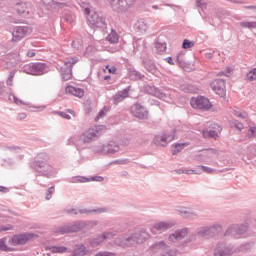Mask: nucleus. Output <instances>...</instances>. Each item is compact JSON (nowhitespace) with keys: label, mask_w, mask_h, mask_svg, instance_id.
<instances>
[{"label":"nucleus","mask_w":256,"mask_h":256,"mask_svg":"<svg viewBox=\"0 0 256 256\" xmlns=\"http://www.w3.org/2000/svg\"><path fill=\"white\" fill-rule=\"evenodd\" d=\"M49 154L39 153L30 163L31 169L37 173L38 177L46 179H55L59 170L49 162Z\"/></svg>","instance_id":"1"},{"label":"nucleus","mask_w":256,"mask_h":256,"mask_svg":"<svg viewBox=\"0 0 256 256\" xmlns=\"http://www.w3.org/2000/svg\"><path fill=\"white\" fill-rule=\"evenodd\" d=\"M144 93H147L148 95H152L153 97H157V99H162L165 101V99H175L177 97V92L175 90H168L167 92H161V90L154 85L146 84L144 85Z\"/></svg>","instance_id":"2"},{"label":"nucleus","mask_w":256,"mask_h":256,"mask_svg":"<svg viewBox=\"0 0 256 256\" xmlns=\"http://www.w3.org/2000/svg\"><path fill=\"white\" fill-rule=\"evenodd\" d=\"M187 235H189V228H180L169 235L168 241L169 243L176 245V247H179V245H187V243H191V238L183 241Z\"/></svg>","instance_id":"3"},{"label":"nucleus","mask_w":256,"mask_h":256,"mask_svg":"<svg viewBox=\"0 0 256 256\" xmlns=\"http://www.w3.org/2000/svg\"><path fill=\"white\" fill-rule=\"evenodd\" d=\"M87 21L91 27H94L96 29H102V31L104 32L107 31V21L103 14L92 11L87 16Z\"/></svg>","instance_id":"4"},{"label":"nucleus","mask_w":256,"mask_h":256,"mask_svg":"<svg viewBox=\"0 0 256 256\" xmlns=\"http://www.w3.org/2000/svg\"><path fill=\"white\" fill-rule=\"evenodd\" d=\"M23 72L27 75H45L49 73V66L42 62L30 63L23 67Z\"/></svg>","instance_id":"5"},{"label":"nucleus","mask_w":256,"mask_h":256,"mask_svg":"<svg viewBox=\"0 0 256 256\" xmlns=\"http://www.w3.org/2000/svg\"><path fill=\"white\" fill-rule=\"evenodd\" d=\"M83 229H87V221L78 220L72 224L60 227L58 232L60 235H65V233H79V231H83Z\"/></svg>","instance_id":"6"},{"label":"nucleus","mask_w":256,"mask_h":256,"mask_svg":"<svg viewBox=\"0 0 256 256\" xmlns=\"http://www.w3.org/2000/svg\"><path fill=\"white\" fill-rule=\"evenodd\" d=\"M119 149V145L114 141L93 147V151L98 155H115V153H118Z\"/></svg>","instance_id":"7"},{"label":"nucleus","mask_w":256,"mask_h":256,"mask_svg":"<svg viewBox=\"0 0 256 256\" xmlns=\"http://www.w3.org/2000/svg\"><path fill=\"white\" fill-rule=\"evenodd\" d=\"M150 249L153 253H160L162 256H177V250L171 249L165 241L154 243Z\"/></svg>","instance_id":"8"},{"label":"nucleus","mask_w":256,"mask_h":256,"mask_svg":"<svg viewBox=\"0 0 256 256\" xmlns=\"http://www.w3.org/2000/svg\"><path fill=\"white\" fill-rule=\"evenodd\" d=\"M190 105L193 109H199L200 111H209L213 107L211 101L204 96L192 97L190 99Z\"/></svg>","instance_id":"9"},{"label":"nucleus","mask_w":256,"mask_h":256,"mask_svg":"<svg viewBox=\"0 0 256 256\" xmlns=\"http://www.w3.org/2000/svg\"><path fill=\"white\" fill-rule=\"evenodd\" d=\"M109 3L116 13H127L133 7L135 0H109Z\"/></svg>","instance_id":"10"},{"label":"nucleus","mask_w":256,"mask_h":256,"mask_svg":"<svg viewBox=\"0 0 256 256\" xmlns=\"http://www.w3.org/2000/svg\"><path fill=\"white\" fill-rule=\"evenodd\" d=\"M0 99H8V101H12L16 105H27V103L21 101L15 94L11 93V88L6 87L3 82H0Z\"/></svg>","instance_id":"11"},{"label":"nucleus","mask_w":256,"mask_h":256,"mask_svg":"<svg viewBox=\"0 0 256 256\" xmlns=\"http://www.w3.org/2000/svg\"><path fill=\"white\" fill-rule=\"evenodd\" d=\"M130 237V247H135V245H142V243H145L147 239H149L151 236L149 235V232L145 228H141L137 232L133 233Z\"/></svg>","instance_id":"12"},{"label":"nucleus","mask_w":256,"mask_h":256,"mask_svg":"<svg viewBox=\"0 0 256 256\" xmlns=\"http://www.w3.org/2000/svg\"><path fill=\"white\" fill-rule=\"evenodd\" d=\"M248 229H249L248 223L233 224L226 230L225 236L226 237H234L235 239H237L240 235H244V233H247Z\"/></svg>","instance_id":"13"},{"label":"nucleus","mask_w":256,"mask_h":256,"mask_svg":"<svg viewBox=\"0 0 256 256\" xmlns=\"http://www.w3.org/2000/svg\"><path fill=\"white\" fill-rule=\"evenodd\" d=\"M104 126H95L93 128H89L88 131L83 133V138L80 140L81 143H91V141H95L98 137H101L103 133Z\"/></svg>","instance_id":"14"},{"label":"nucleus","mask_w":256,"mask_h":256,"mask_svg":"<svg viewBox=\"0 0 256 256\" xmlns=\"http://www.w3.org/2000/svg\"><path fill=\"white\" fill-rule=\"evenodd\" d=\"M109 239H115V234L113 232H102L101 234H98L96 237L90 238L88 240V243L90 247L95 248L99 247V245H103V243H105V241Z\"/></svg>","instance_id":"15"},{"label":"nucleus","mask_w":256,"mask_h":256,"mask_svg":"<svg viewBox=\"0 0 256 256\" xmlns=\"http://www.w3.org/2000/svg\"><path fill=\"white\" fill-rule=\"evenodd\" d=\"M77 63L76 58H72L67 60L63 67H61L60 73L62 75V80L69 81V79L73 78V65Z\"/></svg>","instance_id":"16"},{"label":"nucleus","mask_w":256,"mask_h":256,"mask_svg":"<svg viewBox=\"0 0 256 256\" xmlns=\"http://www.w3.org/2000/svg\"><path fill=\"white\" fill-rule=\"evenodd\" d=\"M131 113L133 117H136V119H149V111H147V108H145L139 102H136L131 106Z\"/></svg>","instance_id":"17"},{"label":"nucleus","mask_w":256,"mask_h":256,"mask_svg":"<svg viewBox=\"0 0 256 256\" xmlns=\"http://www.w3.org/2000/svg\"><path fill=\"white\" fill-rule=\"evenodd\" d=\"M210 87L216 95L219 97H225L227 95V90L225 86V80L223 79H216L210 83Z\"/></svg>","instance_id":"18"},{"label":"nucleus","mask_w":256,"mask_h":256,"mask_svg":"<svg viewBox=\"0 0 256 256\" xmlns=\"http://www.w3.org/2000/svg\"><path fill=\"white\" fill-rule=\"evenodd\" d=\"M31 33V28L28 26H16L12 32V41H21L24 37H27Z\"/></svg>","instance_id":"19"},{"label":"nucleus","mask_w":256,"mask_h":256,"mask_svg":"<svg viewBox=\"0 0 256 256\" xmlns=\"http://www.w3.org/2000/svg\"><path fill=\"white\" fill-rule=\"evenodd\" d=\"M214 256H233L231 244L219 243L214 249Z\"/></svg>","instance_id":"20"},{"label":"nucleus","mask_w":256,"mask_h":256,"mask_svg":"<svg viewBox=\"0 0 256 256\" xmlns=\"http://www.w3.org/2000/svg\"><path fill=\"white\" fill-rule=\"evenodd\" d=\"M35 237L33 233H24V234H17L12 237V245L17 247V245H25L28 241H31Z\"/></svg>","instance_id":"21"},{"label":"nucleus","mask_w":256,"mask_h":256,"mask_svg":"<svg viewBox=\"0 0 256 256\" xmlns=\"http://www.w3.org/2000/svg\"><path fill=\"white\" fill-rule=\"evenodd\" d=\"M131 91V86H127L123 90H120L115 93V95L112 97V102L114 105H119V103H122V101H125L129 97V92Z\"/></svg>","instance_id":"22"},{"label":"nucleus","mask_w":256,"mask_h":256,"mask_svg":"<svg viewBox=\"0 0 256 256\" xmlns=\"http://www.w3.org/2000/svg\"><path fill=\"white\" fill-rule=\"evenodd\" d=\"M173 227H175L174 222H158L153 225L151 231L152 233H155V231H160V233H163L165 231H169V229H173Z\"/></svg>","instance_id":"23"},{"label":"nucleus","mask_w":256,"mask_h":256,"mask_svg":"<svg viewBox=\"0 0 256 256\" xmlns=\"http://www.w3.org/2000/svg\"><path fill=\"white\" fill-rule=\"evenodd\" d=\"M90 252L83 244H76L73 250H68V253H71L70 256H85L89 255Z\"/></svg>","instance_id":"24"},{"label":"nucleus","mask_w":256,"mask_h":256,"mask_svg":"<svg viewBox=\"0 0 256 256\" xmlns=\"http://www.w3.org/2000/svg\"><path fill=\"white\" fill-rule=\"evenodd\" d=\"M133 49L134 53H145L147 51V41L143 38L134 40Z\"/></svg>","instance_id":"25"},{"label":"nucleus","mask_w":256,"mask_h":256,"mask_svg":"<svg viewBox=\"0 0 256 256\" xmlns=\"http://www.w3.org/2000/svg\"><path fill=\"white\" fill-rule=\"evenodd\" d=\"M143 65L146 71H148V73H151L155 77L159 75V70L157 69V66L155 65V62H153V60L145 58L143 60Z\"/></svg>","instance_id":"26"},{"label":"nucleus","mask_w":256,"mask_h":256,"mask_svg":"<svg viewBox=\"0 0 256 256\" xmlns=\"http://www.w3.org/2000/svg\"><path fill=\"white\" fill-rule=\"evenodd\" d=\"M114 244L118 245V247H131V238L130 236L119 235L114 238Z\"/></svg>","instance_id":"27"},{"label":"nucleus","mask_w":256,"mask_h":256,"mask_svg":"<svg viewBox=\"0 0 256 256\" xmlns=\"http://www.w3.org/2000/svg\"><path fill=\"white\" fill-rule=\"evenodd\" d=\"M135 31L138 33H141V35L147 33V30L149 29V25L147 24V21L145 19H139L135 25H134Z\"/></svg>","instance_id":"28"},{"label":"nucleus","mask_w":256,"mask_h":256,"mask_svg":"<svg viewBox=\"0 0 256 256\" xmlns=\"http://www.w3.org/2000/svg\"><path fill=\"white\" fill-rule=\"evenodd\" d=\"M178 213L185 219H196V217H199L191 208H180L178 209Z\"/></svg>","instance_id":"29"},{"label":"nucleus","mask_w":256,"mask_h":256,"mask_svg":"<svg viewBox=\"0 0 256 256\" xmlns=\"http://www.w3.org/2000/svg\"><path fill=\"white\" fill-rule=\"evenodd\" d=\"M66 93H69V95H74V97H83L85 95V91L81 88H77L75 86H67L65 88Z\"/></svg>","instance_id":"30"},{"label":"nucleus","mask_w":256,"mask_h":256,"mask_svg":"<svg viewBox=\"0 0 256 256\" xmlns=\"http://www.w3.org/2000/svg\"><path fill=\"white\" fill-rule=\"evenodd\" d=\"M119 34L115 29H111L110 33L106 37V41L111 45H117L119 43Z\"/></svg>","instance_id":"31"},{"label":"nucleus","mask_w":256,"mask_h":256,"mask_svg":"<svg viewBox=\"0 0 256 256\" xmlns=\"http://www.w3.org/2000/svg\"><path fill=\"white\" fill-rule=\"evenodd\" d=\"M173 139H175V130H172L170 133H165L163 136L160 137L162 147H165L167 143H171Z\"/></svg>","instance_id":"32"},{"label":"nucleus","mask_w":256,"mask_h":256,"mask_svg":"<svg viewBox=\"0 0 256 256\" xmlns=\"http://www.w3.org/2000/svg\"><path fill=\"white\" fill-rule=\"evenodd\" d=\"M93 43L96 51H109L107 40H94Z\"/></svg>","instance_id":"33"},{"label":"nucleus","mask_w":256,"mask_h":256,"mask_svg":"<svg viewBox=\"0 0 256 256\" xmlns=\"http://www.w3.org/2000/svg\"><path fill=\"white\" fill-rule=\"evenodd\" d=\"M174 172L177 173L178 175H201V170H189L185 168L174 170Z\"/></svg>","instance_id":"34"},{"label":"nucleus","mask_w":256,"mask_h":256,"mask_svg":"<svg viewBox=\"0 0 256 256\" xmlns=\"http://www.w3.org/2000/svg\"><path fill=\"white\" fill-rule=\"evenodd\" d=\"M105 209L98 208V209H78V215H91V213H103Z\"/></svg>","instance_id":"35"},{"label":"nucleus","mask_w":256,"mask_h":256,"mask_svg":"<svg viewBox=\"0 0 256 256\" xmlns=\"http://www.w3.org/2000/svg\"><path fill=\"white\" fill-rule=\"evenodd\" d=\"M47 249L50 253H69V248L65 246H50Z\"/></svg>","instance_id":"36"},{"label":"nucleus","mask_w":256,"mask_h":256,"mask_svg":"<svg viewBox=\"0 0 256 256\" xmlns=\"http://www.w3.org/2000/svg\"><path fill=\"white\" fill-rule=\"evenodd\" d=\"M90 179L84 176H76L68 179V183H89Z\"/></svg>","instance_id":"37"},{"label":"nucleus","mask_w":256,"mask_h":256,"mask_svg":"<svg viewBox=\"0 0 256 256\" xmlns=\"http://www.w3.org/2000/svg\"><path fill=\"white\" fill-rule=\"evenodd\" d=\"M198 237H209L211 236V230L209 226H204L198 229L197 231Z\"/></svg>","instance_id":"38"},{"label":"nucleus","mask_w":256,"mask_h":256,"mask_svg":"<svg viewBox=\"0 0 256 256\" xmlns=\"http://www.w3.org/2000/svg\"><path fill=\"white\" fill-rule=\"evenodd\" d=\"M210 229V235H215V233H219L223 230V226L221 223H214L208 226Z\"/></svg>","instance_id":"39"},{"label":"nucleus","mask_w":256,"mask_h":256,"mask_svg":"<svg viewBox=\"0 0 256 256\" xmlns=\"http://www.w3.org/2000/svg\"><path fill=\"white\" fill-rule=\"evenodd\" d=\"M187 143H177L175 144V147L172 149V155H178L179 153H181V151H183V149H185V147H187Z\"/></svg>","instance_id":"40"},{"label":"nucleus","mask_w":256,"mask_h":256,"mask_svg":"<svg viewBox=\"0 0 256 256\" xmlns=\"http://www.w3.org/2000/svg\"><path fill=\"white\" fill-rule=\"evenodd\" d=\"M80 7H81L84 15H87V17L89 16L90 13H93V11H91V4L90 3L81 2Z\"/></svg>","instance_id":"41"},{"label":"nucleus","mask_w":256,"mask_h":256,"mask_svg":"<svg viewBox=\"0 0 256 256\" xmlns=\"http://www.w3.org/2000/svg\"><path fill=\"white\" fill-rule=\"evenodd\" d=\"M143 77H145V76L137 70L130 71V79H132V81H139V80L143 79Z\"/></svg>","instance_id":"42"},{"label":"nucleus","mask_w":256,"mask_h":256,"mask_svg":"<svg viewBox=\"0 0 256 256\" xmlns=\"http://www.w3.org/2000/svg\"><path fill=\"white\" fill-rule=\"evenodd\" d=\"M181 91L184 93H195L196 89L191 84H183L180 86Z\"/></svg>","instance_id":"43"},{"label":"nucleus","mask_w":256,"mask_h":256,"mask_svg":"<svg viewBox=\"0 0 256 256\" xmlns=\"http://www.w3.org/2000/svg\"><path fill=\"white\" fill-rule=\"evenodd\" d=\"M154 47L158 53H163L167 50V44L156 41Z\"/></svg>","instance_id":"44"},{"label":"nucleus","mask_w":256,"mask_h":256,"mask_svg":"<svg viewBox=\"0 0 256 256\" xmlns=\"http://www.w3.org/2000/svg\"><path fill=\"white\" fill-rule=\"evenodd\" d=\"M240 27H242V29H256V21L255 22H240Z\"/></svg>","instance_id":"45"},{"label":"nucleus","mask_w":256,"mask_h":256,"mask_svg":"<svg viewBox=\"0 0 256 256\" xmlns=\"http://www.w3.org/2000/svg\"><path fill=\"white\" fill-rule=\"evenodd\" d=\"M109 112V107L104 106L103 109L98 113V115L95 118V121H99V119H103Z\"/></svg>","instance_id":"46"},{"label":"nucleus","mask_w":256,"mask_h":256,"mask_svg":"<svg viewBox=\"0 0 256 256\" xmlns=\"http://www.w3.org/2000/svg\"><path fill=\"white\" fill-rule=\"evenodd\" d=\"M198 167L201 169V171H203V173H208L209 175H213V173H217V170L208 166L199 165Z\"/></svg>","instance_id":"47"},{"label":"nucleus","mask_w":256,"mask_h":256,"mask_svg":"<svg viewBox=\"0 0 256 256\" xmlns=\"http://www.w3.org/2000/svg\"><path fill=\"white\" fill-rule=\"evenodd\" d=\"M233 114L235 115V117H238L239 119H247V117H249L247 112L241 110H234Z\"/></svg>","instance_id":"48"},{"label":"nucleus","mask_w":256,"mask_h":256,"mask_svg":"<svg viewBox=\"0 0 256 256\" xmlns=\"http://www.w3.org/2000/svg\"><path fill=\"white\" fill-rule=\"evenodd\" d=\"M0 251H11V248L7 246V238L0 239Z\"/></svg>","instance_id":"49"},{"label":"nucleus","mask_w":256,"mask_h":256,"mask_svg":"<svg viewBox=\"0 0 256 256\" xmlns=\"http://www.w3.org/2000/svg\"><path fill=\"white\" fill-rule=\"evenodd\" d=\"M97 49H95V44L92 42L87 48H86V55H95L97 53Z\"/></svg>","instance_id":"50"},{"label":"nucleus","mask_w":256,"mask_h":256,"mask_svg":"<svg viewBox=\"0 0 256 256\" xmlns=\"http://www.w3.org/2000/svg\"><path fill=\"white\" fill-rule=\"evenodd\" d=\"M195 47V42L185 39L182 43V49H192Z\"/></svg>","instance_id":"51"},{"label":"nucleus","mask_w":256,"mask_h":256,"mask_svg":"<svg viewBox=\"0 0 256 256\" xmlns=\"http://www.w3.org/2000/svg\"><path fill=\"white\" fill-rule=\"evenodd\" d=\"M72 47L74 49H81L83 47V41L79 38H76L72 41Z\"/></svg>","instance_id":"52"},{"label":"nucleus","mask_w":256,"mask_h":256,"mask_svg":"<svg viewBox=\"0 0 256 256\" xmlns=\"http://www.w3.org/2000/svg\"><path fill=\"white\" fill-rule=\"evenodd\" d=\"M205 151L206 152L204 154V157H211V155H219V150H217L215 148H209Z\"/></svg>","instance_id":"53"},{"label":"nucleus","mask_w":256,"mask_h":256,"mask_svg":"<svg viewBox=\"0 0 256 256\" xmlns=\"http://www.w3.org/2000/svg\"><path fill=\"white\" fill-rule=\"evenodd\" d=\"M196 7L205 11V9H207V2H205V0H196Z\"/></svg>","instance_id":"54"},{"label":"nucleus","mask_w":256,"mask_h":256,"mask_svg":"<svg viewBox=\"0 0 256 256\" xmlns=\"http://www.w3.org/2000/svg\"><path fill=\"white\" fill-rule=\"evenodd\" d=\"M64 212H66L67 215H79V208H66Z\"/></svg>","instance_id":"55"},{"label":"nucleus","mask_w":256,"mask_h":256,"mask_svg":"<svg viewBox=\"0 0 256 256\" xmlns=\"http://www.w3.org/2000/svg\"><path fill=\"white\" fill-rule=\"evenodd\" d=\"M53 193H55V186H51L47 192H46V196L45 199L46 201H49L51 199V197H53Z\"/></svg>","instance_id":"56"},{"label":"nucleus","mask_w":256,"mask_h":256,"mask_svg":"<svg viewBox=\"0 0 256 256\" xmlns=\"http://www.w3.org/2000/svg\"><path fill=\"white\" fill-rule=\"evenodd\" d=\"M64 20H65L66 23H70V25H71V24L75 23V15H73V14H66L64 16Z\"/></svg>","instance_id":"57"},{"label":"nucleus","mask_w":256,"mask_h":256,"mask_svg":"<svg viewBox=\"0 0 256 256\" xmlns=\"http://www.w3.org/2000/svg\"><path fill=\"white\" fill-rule=\"evenodd\" d=\"M247 79H248V81H256V68L252 69V70L247 74Z\"/></svg>","instance_id":"58"},{"label":"nucleus","mask_w":256,"mask_h":256,"mask_svg":"<svg viewBox=\"0 0 256 256\" xmlns=\"http://www.w3.org/2000/svg\"><path fill=\"white\" fill-rule=\"evenodd\" d=\"M14 77H15V71L10 72L9 77H8V79L6 81V85H8V87H13V79H14Z\"/></svg>","instance_id":"59"},{"label":"nucleus","mask_w":256,"mask_h":256,"mask_svg":"<svg viewBox=\"0 0 256 256\" xmlns=\"http://www.w3.org/2000/svg\"><path fill=\"white\" fill-rule=\"evenodd\" d=\"M99 225V221L97 220H92V221H86V227L89 229H93Z\"/></svg>","instance_id":"60"},{"label":"nucleus","mask_w":256,"mask_h":256,"mask_svg":"<svg viewBox=\"0 0 256 256\" xmlns=\"http://www.w3.org/2000/svg\"><path fill=\"white\" fill-rule=\"evenodd\" d=\"M253 137H256V127H250L247 133L248 139H251Z\"/></svg>","instance_id":"61"},{"label":"nucleus","mask_w":256,"mask_h":256,"mask_svg":"<svg viewBox=\"0 0 256 256\" xmlns=\"http://www.w3.org/2000/svg\"><path fill=\"white\" fill-rule=\"evenodd\" d=\"M234 127H236V129H238V131H243V129H245V126L243 125V123L234 120Z\"/></svg>","instance_id":"62"},{"label":"nucleus","mask_w":256,"mask_h":256,"mask_svg":"<svg viewBox=\"0 0 256 256\" xmlns=\"http://www.w3.org/2000/svg\"><path fill=\"white\" fill-rule=\"evenodd\" d=\"M88 179H90L89 181H97L98 183H102V181H105V178H103V176H93Z\"/></svg>","instance_id":"63"},{"label":"nucleus","mask_w":256,"mask_h":256,"mask_svg":"<svg viewBox=\"0 0 256 256\" xmlns=\"http://www.w3.org/2000/svg\"><path fill=\"white\" fill-rule=\"evenodd\" d=\"M58 115H60V117H63V119H71V116L65 112H58Z\"/></svg>","instance_id":"64"}]
</instances>
